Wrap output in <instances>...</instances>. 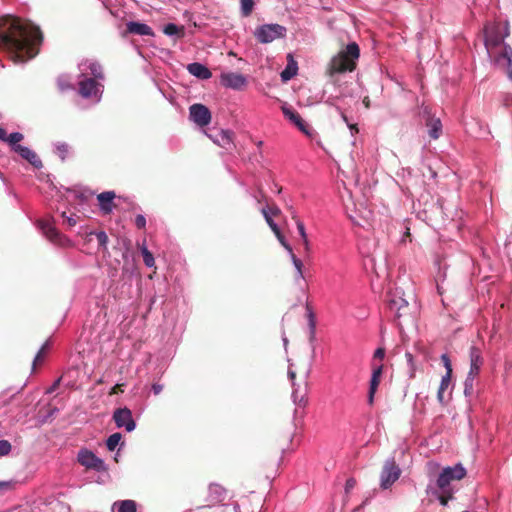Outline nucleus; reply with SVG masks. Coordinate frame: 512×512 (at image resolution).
Here are the masks:
<instances>
[{
    "mask_svg": "<svg viewBox=\"0 0 512 512\" xmlns=\"http://www.w3.org/2000/svg\"><path fill=\"white\" fill-rule=\"evenodd\" d=\"M283 114L294 123L300 131L305 134H309V126L302 119V117L295 110L287 107H282Z\"/></svg>",
    "mask_w": 512,
    "mask_h": 512,
    "instance_id": "19",
    "label": "nucleus"
},
{
    "mask_svg": "<svg viewBox=\"0 0 512 512\" xmlns=\"http://www.w3.org/2000/svg\"><path fill=\"white\" fill-rule=\"evenodd\" d=\"M43 35L39 27L19 18H0V47L5 49L15 63H24L39 53Z\"/></svg>",
    "mask_w": 512,
    "mask_h": 512,
    "instance_id": "1",
    "label": "nucleus"
},
{
    "mask_svg": "<svg viewBox=\"0 0 512 512\" xmlns=\"http://www.w3.org/2000/svg\"><path fill=\"white\" fill-rule=\"evenodd\" d=\"M292 260H293V264L297 270V273L299 275V277H303L302 275V261L300 259H298L294 254H292Z\"/></svg>",
    "mask_w": 512,
    "mask_h": 512,
    "instance_id": "47",
    "label": "nucleus"
},
{
    "mask_svg": "<svg viewBox=\"0 0 512 512\" xmlns=\"http://www.w3.org/2000/svg\"><path fill=\"white\" fill-rule=\"evenodd\" d=\"M349 128H350L351 130H354L356 133L358 132V128H357V125H356V124L349 125Z\"/></svg>",
    "mask_w": 512,
    "mask_h": 512,
    "instance_id": "57",
    "label": "nucleus"
},
{
    "mask_svg": "<svg viewBox=\"0 0 512 512\" xmlns=\"http://www.w3.org/2000/svg\"><path fill=\"white\" fill-rule=\"evenodd\" d=\"M262 198H265V195L261 193V197H259L258 202H261Z\"/></svg>",
    "mask_w": 512,
    "mask_h": 512,
    "instance_id": "59",
    "label": "nucleus"
},
{
    "mask_svg": "<svg viewBox=\"0 0 512 512\" xmlns=\"http://www.w3.org/2000/svg\"><path fill=\"white\" fill-rule=\"evenodd\" d=\"M411 319H412L411 307H410V304H407V308H401L395 321H397L398 326H402L403 322H407Z\"/></svg>",
    "mask_w": 512,
    "mask_h": 512,
    "instance_id": "28",
    "label": "nucleus"
},
{
    "mask_svg": "<svg viewBox=\"0 0 512 512\" xmlns=\"http://www.w3.org/2000/svg\"><path fill=\"white\" fill-rule=\"evenodd\" d=\"M116 197L115 192L105 191L97 196L100 209L104 214H110L114 208L113 200Z\"/></svg>",
    "mask_w": 512,
    "mask_h": 512,
    "instance_id": "18",
    "label": "nucleus"
},
{
    "mask_svg": "<svg viewBox=\"0 0 512 512\" xmlns=\"http://www.w3.org/2000/svg\"><path fill=\"white\" fill-rule=\"evenodd\" d=\"M56 149H57L58 155L61 157L62 160H64L66 155L69 152L70 147L66 143H61V144L57 145Z\"/></svg>",
    "mask_w": 512,
    "mask_h": 512,
    "instance_id": "41",
    "label": "nucleus"
},
{
    "mask_svg": "<svg viewBox=\"0 0 512 512\" xmlns=\"http://www.w3.org/2000/svg\"><path fill=\"white\" fill-rule=\"evenodd\" d=\"M78 462L87 469H92L98 472L105 471L106 465L102 459L97 457L92 451L82 449L78 452Z\"/></svg>",
    "mask_w": 512,
    "mask_h": 512,
    "instance_id": "9",
    "label": "nucleus"
},
{
    "mask_svg": "<svg viewBox=\"0 0 512 512\" xmlns=\"http://www.w3.org/2000/svg\"><path fill=\"white\" fill-rule=\"evenodd\" d=\"M141 253H142L143 261H144L145 265L147 267L154 266V264H155L154 257L152 255V253L146 247L141 248Z\"/></svg>",
    "mask_w": 512,
    "mask_h": 512,
    "instance_id": "35",
    "label": "nucleus"
},
{
    "mask_svg": "<svg viewBox=\"0 0 512 512\" xmlns=\"http://www.w3.org/2000/svg\"><path fill=\"white\" fill-rule=\"evenodd\" d=\"M383 364L372 363V376L370 380L369 392H368V403L370 405L374 402V395L378 389L383 373Z\"/></svg>",
    "mask_w": 512,
    "mask_h": 512,
    "instance_id": "14",
    "label": "nucleus"
},
{
    "mask_svg": "<svg viewBox=\"0 0 512 512\" xmlns=\"http://www.w3.org/2000/svg\"><path fill=\"white\" fill-rule=\"evenodd\" d=\"M297 63L292 61L287 67L281 72V78L284 81L290 80L297 74Z\"/></svg>",
    "mask_w": 512,
    "mask_h": 512,
    "instance_id": "27",
    "label": "nucleus"
},
{
    "mask_svg": "<svg viewBox=\"0 0 512 512\" xmlns=\"http://www.w3.org/2000/svg\"><path fill=\"white\" fill-rule=\"evenodd\" d=\"M362 102H363V105L365 106V108H366V109H369V108H370L371 103H370V99H369V97H368V96H365V97L363 98V101H362Z\"/></svg>",
    "mask_w": 512,
    "mask_h": 512,
    "instance_id": "55",
    "label": "nucleus"
},
{
    "mask_svg": "<svg viewBox=\"0 0 512 512\" xmlns=\"http://www.w3.org/2000/svg\"><path fill=\"white\" fill-rule=\"evenodd\" d=\"M240 2L242 15L248 17L252 13L254 0H240Z\"/></svg>",
    "mask_w": 512,
    "mask_h": 512,
    "instance_id": "34",
    "label": "nucleus"
},
{
    "mask_svg": "<svg viewBox=\"0 0 512 512\" xmlns=\"http://www.w3.org/2000/svg\"><path fill=\"white\" fill-rule=\"evenodd\" d=\"M384 357H385V349L382 347L377 348L374 352L372 363H376L377 360H379L381 362L384 359Z\"/></svg>",
    "mask_w": 512,
    "mask_h": 512,
    "instance_id": "46",
    "label": "nucleus"
},
{
    "mask_svg": "<svg viewBox=\"0 0 512 512\" xmlns=\"http://www.w3.org/2000/svg\"><path fill=\"white\" fill-rule=\"evenodd\" d=\"M220 83L226 88L241 90L247 85V80L242 74L229 72L221 74Z\"/></svg>",
    "mask_w": 512,
    "mask_h": 512,
    "instance_id": "12",
    "label": "nucleus"
},
{
    "mask_svg": "<svg viewBox=\"0 0 512 512\" xmlns=\"http://www.w3.org/2000/svg\"><path fill=\"white\" fill-rule=\"evenodd\" d=\"M0 140H6V131L2 127H0Z\"/></svg>",
    "mask_w": 512,
    "mask_h": 512,
    "instance_id": "56",
    "label": "nucleus"
},
{
    "mask_svg": "<svg viewBox=\"0 0 512 512\" xmlns=\"http://www.w3.org/2000/svg\"><path fill=\"white\" fill-rule=\"evenodd\" d=\"M123 385L122 384H116L113 388H112V391H111V394H116L118 393L119 391L122 392V387Z\"/></svg>",
    "mask_w": 512,
    "mask_h": 512,
    "instance_id": "54",
    "label": "nucleus"
},
{
    "mask_svg": "<svg viewBox=\"0 0 512 512\" xmlns=\"http://www.w3.org/2000/svg\"><path fill=\"white\" fill-rule=\"evenodd\" d=\"M135 225L138 229H144L146 226V219L143 215L139 214L135 217Z\"/></svg>",
    "mask_w": 512,
    "mask_h": 512,
    "instance_id": "48",
    "label": "nucleus"
},
{
    "mask_svg": "<svg viewBox=\"0 0 512 512\" xmlns=\"http://www.w3.org/2000/svg\"><path fill=\"white\" fill-rule=\"evenodd\" d=\"M342 118H343V120H344L345 122H347V117H346V115H345V114H342Z\"/></svg>",
    "mask_w": 512,
    "mask_h": 512,
    "instance_id": "62",
    "label": "nucleus"
},
{
    "mask_svg": "<svg viewBox=\"0 0 512 512\" xmlns=\"http://www.w3.org/2000/svg\"><path fill=\"white\" fill-rule=\"evenodd\" d=\"M469 359H470V365L482 366L483 357H482L481 350L476 346H471L469 349Z\"/></svg>",
    "mask_w": 512,
    "mask_h": 512,
    "instance_id": "24",
    "label": "nucleus"
},
{
    "mask_svg": "<svg viewBox=\"0 0 512 512\" xmlns=\"http://www.w3.org/2000/svg\"><path fill=\"white\" fill-rule=\"evenodd\" d=\"M288 374L291 379H293L295 377V372H293V371H289Z\"/></svg>",
    "mask_w": 512,
    "mask_h": 512,
    "instance_id": "58",
    "label": "nucleus"
},
{
    "mask_svg": "<svg viewBox=\"0 0 512 512\" xmlns=\"http://www.w3.org/2000/svg\"><path fill=\"white\" fill-rule=\"evenodd\" d=\"M15 483L12 481H0V491L11 490Z\"/></svg>",
    "mask_w": 512,
    "mask_h": 512,
    "instance_id": "51",
    "label": "nucleus"
},
{
    "mask_svg": "<svg viewBox=\"0 0 512 512\" xmlns=\"http://www.w3.org/2000/svg\"><path fill=\"white\" fill-rule=\"evenodd\" d=\"M93 79H104L103 68L98 62H91L88 66Z\"/></svg>",
    "mask_w": 512,
    "mask_h": 512,
    "instance_id": "30",
    "label": "nucleus"
},
{
    "mask_svg": "<svg viewBox=\"0 0 512 512\" xmlns=\"http://www.w3.org/2000/svg\"><path fill=\"white\" fill-rule=\"evenodd\" d=\"M24 138L23 134L19 133V132H14V133H11L9 136L6 135V140H4L5 142H8L11 147H12V150L14 151V148L19 144L20 141H22Z\"/></svg>",
    "mask_w": 512,
    "mask_h": 512,
    "instance_id": "32",
    "label": "nucleus"
},
{
    "mask_svg": "<svg viewBox=\"0 0 512 512\" xmlns=\"http://www.w3.org/2000/svg\"><path fill=\"white\" fill-rule=\"evenodd\" d=\"M441 361L446 369V374H452V364L449 356L447 354H442Z\"/></svg>",
    "mask_w": 512,
    "mask_h": 512,
    "instance_id": "42",
    "label": "nucleus"
},
{
    "mask_svg": "<svg viewBox=\"0 0 512 512\" xmlns=\"http://www.w3.org/2000/svg\"><path fill=\"white\" fill-rule=\"evenodd\" d=\"M152 390H153L155 395H158V394H160L162 392L163 385L155 383V384L152 385Z\"/></svg>",
    "mask_w": 512,
    "mask_h": 512,
    "instance_id": "53",
    "label": "nucleus"
},
{
    "mask_svg": "<svg viewBox=\"0 0 512 512\" xmlns=\"http://www.w3.org/2000/svg\"><path fill=\"white\" fill-rule=\"evenodd\" d=\"M62 217L65 219V223L69 227H74L77 224L78 219H79V217L76 215L66 216V212L62 213Z\"/></svg>",
    "mask_w": 512,
    "mask_h": 512,
    "instance_id": "43",
    "label": "nucleus"
},
{
    "mask_svg": "<svg viewBox=\"0 0 512 512\" xmlns=\"http://www.w3.org/2000/svg\"><path fill=\"white\" fill-rule=\"evenodd\" d=\"M262 198H265V195L261 193V197H259L258 202H261Z\"/></svg>",
    "mask_w": 512,
    "mask_h": 512,
    "instance_id": "60",
    "label": "nucleus"
},
{
    "mask_svg": "<svg viewBox=\"0 0 512 512\" xmlns=\"http://www.w3.org/2000/svg\"><path fill=\"white\" fill-rule=\"evenodd\" d=\"M48 348V343H45L42 348L39 350V352L37 353V355L35 356L34 358V361H33V369H35L37 363L41 362L42 359H43V355H44V352L45 350Z\"/></svg>",
    "mask_w": 512,
    "mask_h": 512,
    "instance_id": "44",
    "label": "nucleus"
},
{
    "mask_svg": "<svg viewBox=\"0 0 512 512\" xmlns=\"http://www.w3.org/2000/svg\"><path fill=\"white\" fill-rule=\"evenodd\" d=\"M57 86L61 91L73 89V86L70 83V79L66 76H60L57 79Z\"/></svg>",
    "mask_w": 512,
    "mask_h": 512,
    "instance_id": "36",
    "label": "nucleus"
},
{
    "mask_svg": "<svg viewBox=\"0 0 512 512\" xmlns=\"http://www.w3.org/2000/svg\"><path fill=\"white\" fill-rule=\"evenodd\" d=\"M233 132L230 130H221L215 137V143L226 150H232L234 147Z\"/></svg>",
    "mask_w": 512,
    "mask_h": 512,
    "instance_id": "22",
    "label": "nucleus"
},
{
    "mask_svg": "<svg viewBox=\"0 0 512 512\" xmlns=\"http://www.w3.org/2000/svg\"><path fill=\"white\" fill-rule=\"evenodd\" d=\"M265 208L268 210L269 215L271 216H278L281 213L280 208L275 203H268Z\"/></svg>",
    "mask_w": 512,
    "mask_h": 512,
    "instance_id": "45",
    "label": "nucleus"
},
{
    "mask_svg": "<svg viewBox=\"0 0 512 512\" xmlns=\"http://www.w3.org/2000/svg\"><path fill=\"white\" fill-rule=\"evenodd\" d=\"M485 47L488 55L502 69H505L507 76L512 80V48L502 45L505 37L509 35L508 23H492L484 28Z\"/></svg>",
    "mask_w": 512,
    "mask_h": 512,
    "instance_id": "2",
    "label": "nucleus"
},
{
    "mask_svg": "<svg viewBox=\"0 0 512 512\" xmlns=\"http://www.w3.org/2000/svg\"><path fill=\"white\" fill-rule=\"evenodd\" d=\"M11 444L7 440H0V456H6L11 451Z\"/></svg>",
    "mask_w": 512,
    "mask_h": 512,
    "instance_id": "40",
    "label": "nucleus"
},
{
    "mask_svg": "<svg viewBox=\"0 0 512 512\" xmlns=\"http://www.w3.org/2000/svg\"><path fill=\"white\" fill-rule=\"evenodd\" d=\"M480 368H481V366L470 365L468 376L465 380V393H467L468 389H472L473 380L479 374Z\"/></svg>",
    "mask_w": 512,
    "mask_h": 512,
    "instance_id": "25",
    "label": "nucleus"
},
{
    "mask_svg": "<svg viewBox=\"0 0 512 512\" xmlns=\"http://www.w3.org/2000/svg\"><path fill=\"white\" fill-rule=\"evenodd\" d=\"M38 225L46 238L51 242L60 246L70 245L69 239L62 235L49 220H39Z\"/></svg>",
    "mask_w": 512,
    "mask_h": 512,
    "instance_id": "8",
    "label": "nucleus"
},
{
    "mask_svg": "<svg viewBox=\"0 0 512 512\" xmlns=\"http://www.w3.org/2000/svg\"><path fill=\"white\" fill-rule=\"evenodd\" d=\"M359 57V45L356 42L349 43L344 49H341L331 58L326 69V74L332 77L335 74L353 72L357 67Z\"/></svg>",
    "mask_w": 512,
    "mask_h": 512,
    "instance_id": "3",
    "label": "nucleus"
},
{
    "mask_svg": "<svg viewBox=\"0 0 512 512\" xmlns=\"http://www.w3.org/2000/svg\"><path fill=\"white\" fill-rule=\"evenodd\" d=\"M262 198H265V195L261 193V197H259L258 202H261Z\"/></svg>",
    "mask_w": 512,
    "mask_h": 512,
    "instance_id": "61",
    "label": "nucleus"
},
{
    "mask_svg": "<svg viewBox=\"0 0 512 512\" xmlns=\"http://www.w3.org/2000/svg\"><path fill=\"white\" fill-rule=\"evenodd\" d=\"M115 505H118V512H136V503L133 500H123Z\"/></svg>",
    "mask_w": 512,
    "mask_h": 512,
    "instance_id": "29",
    "label": "nucleus"
},
{
    "mask_svg": "<svg viewBox=\"0 0 512 512\" xmlns=\"http://www.w3.org/2000/svg\"><path fill=\"white\" fill-rule=\"evenodd\" d=\"M405 357L407 359V362L409 363L412 372L415 371V364H414V357L410 352H406Z\"/></svg>",
    "mask_w": 512,
    "mask_h": 512,
    "instance_id": "52",
    "label": "nucleus"
},
{
    "mask_svg": "<svg viewBox=\"0 0 512 512\" xmlns=\"http://www.w3.org/2000/svg\"><path fill=\"white\" fill-rule=\"evenodd\" d=\"M188 72L202 80L209 79L212 76L211 71L201 63L194 62L187 66Z\"/></svg>",
    "mask_w": 512,
    "mask_h": 512,
    "instance_id": "21",
    "label": "nucleus"
},
{
    "mask_svg": "<svg viewBox=\"0 0 512 512\" xmlns=\"http://www.w3.org/2000/svg\"><path fill=\"white\" fill-rule=\"evenodd\" d=\"M190 118L200 127H205L211 122V112L203 104H193L189 108Z\"/></svg>",
    "mask_w": 512,
    "mask_h": 512,
    "instance_id": "10",
    "label": "nucleus"
},
{
    "mask_svg": "<svg viewBox=\"0 0 512 512\" xmlns=\"http://www.w3.org/2000/svg\"><path fill=\"white\" fill-rule=\"evenodd\" d=\"M113 420L118 428L124 427L126 431L131 432L135 429V421L130 409L118 408L113 413Z\"/></svg>",
    "mask_w": 512,
    "mask_h": 512,
    "instance_id": "11",
    "label": "nucleus"
},
{
    "mask_svg": "<svg viewBox=\"0 0 512 512\" xmlns=\"http://www.w3.org/2000/svg\"><path fill=\"white\" fill-rule=\"evenodd\" d=\"M122 438V435L120 433H113L111 434L107 441L106 446L109 451H114L115 448L118 446Z\"/></svg>",
    "mask_w": 512,
    "mask_h": 512,
    "instance_id": "31",
    "label": "nucleus"
},
{
    "mask_svg": "<svg viewBox=\"0 0 512 512\" xmlns=\"http://www.w3.org/2000/svg\"><path fill=\"white\" fill-rule=\"evenodd\" d=\"M401 476V469L394 459L387 460L380 475V486L382 489L390 488Z\"/></svg>",
    "mask_w": 512,
    "mask_h": 512,
    "instance_id": "7",
    "label": "nucleus"
},
{
    "mask_svg": "<svg viewBox=\"0 0 512 512\" xmlns=\"http://www.w3.org/2000/svg\"><path fill=\"white\" fill-rule=\"evenodd\" d=\"M97 241L99 243V246L106 251L107 250V243H108V236L104 231H99L95 233Z\"/></svg>",
    "mask_w": 512,
    "mask_h": 512,
    "instance_id": "38",
    "label": "nucleus"
},
{
    "mask_svg": "<svg viewBox=\"0 0 512 512\" xmlns=\"http://www.w3.org/2000/svg\"><path fill=\"white\" fill-rule=\"evenodd\" d=\"M452 374H446L442 376L440 386L437 392V399L440 403L444 401V392L448 389L451 383Z\"/></svg>",
    "mask_w": 512,
    "mask_h": 512,
    "instance_id": "23",
    "label": "nucleus"
},
{
    "mask_svg": "<svg viewBox=\"0 0 512 512\" xmlns=\"http://www.w3.org/2000/svg\"><path fill=\"white\" fill-rule=\"evenodd\" d=\"M356 484H357V482H356L355 478L347 479L346 484H345V493L349 494L354 489Z\"/></svg>",
    "mask_w": 512,
    "mask_h": 512,
    "instance_id": "49",
    "label": "nucleus"
},
{
    "mask_svg": "<svg viewBox=\"0 0 512 512\" xmlns=\"http://www.w3.org/2000/svg\"><path fill=\"white\" fill-rule=\"evenodd\" d=\"M126 32L135 35L153 36V31L150 26L139 22H128L126 24Z\"/></svg>",
    "mask_w": 512,
    "mask_h": 512,
    "instance_id": "20",
    "label": "nucleus"
},
{
    "mask_svg": "<svg viewBox=\"0 0 512 512\" xmlns=\"http://www.w3.org/2000/svg\"><path fill=\"white\" fill-rule=\"evenodd\" d=\"M423 118L425 119L426 126L428 127V134L432 139H438L442 133V123L439 118H435L425 108L423 111Z\"/></svg>",
    "mask_w": 512,
    "mask_h": 512,
    "instance_id": "15",
    "label": "nucleus"
},
{
    "mask_svg": "<svg viewBox=\"0 0 512 512\" xmlns=\"http://www.w3.org/2000/svg\"><path fill=\"white\" fill-rule=\"evenodd\" d=\"M452 498H453V494L448 489L442 490V494L439 495V497H438L440 504L443 506H446L448 504L449 500H451Z\"/></svg>",
    "mask_w": 512,
    "mask_h": 512,
    "instance_id": "39",
    "label": "nucleus"
},
{
    "mask_svg": "<svg viewBox=\"0 0 512 512\" xmlns=\"http://www.w3.org/2000/svg\"><path fill=\"white\" fill-rule=\"evenodd\" d=\"M275 236L277 237V239L280 241V243L289 251H291V247L289 244H287V242L285 241V238L283 236V234L281 233L280 229L278 228V232H274Z\"/></svg>",
    "mask_w": 512,
    "mask_h": 512,
    "instance_id": "50",
    "label": "nucleus"
},
{
    "mask_svg": "<svg viewBox=\"0 0 512 512\" xmlns=\"http://www.w3.org/2000/svg\"><path fill=\"white\" fill-rule=\"evenodd\" d=\"M296 226H297V230L301 236V239L303 241V244H304V247L306 250H309V241H308V237H307V234H306V230H305V226H304V223L297 219L296 220Z\"/></svg>",
    "mask_w": 512,
    "mask_h": 512,
    "instance_id": "33",
    "label": "nucleus"
},
{
    "mask_svg": "<svg viewBox=\"0 0 512 512\" xmlns=\"http://www.w3.org/2000/svg\"><path fill=\"white\" fill-rule=\"evenodd\" d=\"M98 83L93 78H87L79 82V94L84 98L96 96Z\"/></svg>",
    "mask_w": 512,
    "mask_h": 512,
    "instance_id": "17",
    "label": "nucleus"
},
{
    "mask_svg": "<svg viewBox=\"0 0 512 512\" xmlns=\"http://www.w3.org/2000/svg\"><path fill=\"white\" fill-rule=\"evenodd\" d=\"M466 476V470L461 464H456L453 467H445L439 474L437 479V486L439 489H447L453 480H461Z\"/></svg>",
    "mask_w": 512,
    "mask_h": 512,
    "instance_id": "6",
    "label": "nucleus"
},
{
    "mask_svg": "<svg viewBox=\"0 0 512 512\" xmlns=\"http://www.w3.org/2000/svg\"><path fill=\"white\" fill-rule=\"evenodd\" d=\"M254 35L260 43L267 44L285 37L286 28L279 24H264L256 29Z\"/></svg>",
    "mask_w": 512,
    "mask_h": 512,
    "instance_id": "4",
    "label": "nucleus"
},
{
    "mask_svg": "<svg viewBox=\"0 0 512 512\" xmlns=\"http://www.w3.org/2000/svg\"><path fill=\"white\" fill-rule=\"evenodd\" d=\"M261 213L265 218L268 226L271 228L273 232H278V225L273 221L272 216L269 215V212L266 208H262Z\"/></svg>",
    "mask_w": 512,
    "mask_h": 512,
    "instance_id": "37",
    "label": "nucleus"
},
{
    "mask_svg": "<svg viewBox=\"0 0 512 512\" xmlns=\"http://www.w3.org/2000/svg\"><path fill=\"white\" fill-rule=\"evenodd\" d=\"M230 498L229 491L218 483H211L208 486L207 495L204 499L205 504L198 508H211L222 504L226 499Z\"/></svg>",
    "mask_w": 512,
    "mask_h": 512,
    "instance_id": "5",
    "label": "nucleus"
},
{
    "mask_svg": "<svg viewBox=\"0 0 512 512\" xmlns=\"http://www.w3.org/2000/svg\"><path fill=\"white\" fill-rule=\"evenodd\" d=\"M14 152L18 153L23 159L28 161L34 168L40 169L43 163L39 156L30 148L18 145L14 148Z\"/></svg>",
    "mask_w": 512,
    "mask_h": 512,
    "instance_id": "16",
    "label": "nucleus"
},
{
    "mask_svg": "<svg viewBox=\"0 0 512 512\" xmlns=\"http://www.w3.org/2000/svg\"><path fill=\"white\" fill-rule=\"evenodd\" d=\"M407 304H409V301L403 297V293L398 291V289L388 295L387 306L393 314L394 320H396L401 308H407Z\"/></svg>",
    "mask_w": 512,
    "mask_h": 512,
    "instance_id": "13",
    "label": "nucleus"
},
{
    "mask_svg": "<svg viewBox=\"0 0 512 512\" xmlns=\"http://www.w3.org/2000/svg\"><path fill=\"white\" fill-rule=\"evenodd\" d=\"M163 32L168 36L177 35L179 37L184 36V27L177 26L176 24L169 23L165 25Z\"/></svg>",
    "mask_w": 512,
    "mask_h": 512,
    "instance_id": "26",
    "label": "nucleus"
}]
</instances>
